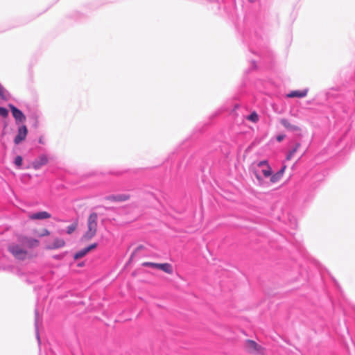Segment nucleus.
<instances>
[{
	"label": "nucleus",
	"instance_id": "nucleus-1",
	"mask_svg": "<svg viewBox=\"0 0 355 355\" xmlns=\"http://www.w3.org/2000/svg\"><path fill=\"white\" fill-rule=\"evenodd\" d=\"M97 220L98 216L96 213L91 214L87 219V230L82 237L83 241H89L92 239L97 232Z\"/></svg>",
	"mask_w": 355,
	"mask_h": 355
},
{
	"label": "nucleus",
	"instance_id": "nucleus-2",
	"mask_svg": "<svg viewBox=\"0 0 355 355\" xmlns=\"http://www.w3.org/2000/svg\"><path fill=\"white\" fill-rule=\"evenodd\" d=\"M244 348L247 352L254 355H265L266 349L259 345L254 340H246L244 343Z\"/></svg>",
	"mask_w": 355,
	"mask_h": 355
},
{
	"label": "nucleus",
	"instance_id": "nucleus-3",
	"mask_svg": "<svg viewBox=\"0 0 355 355\" xmlns=\"http://www.w3.org/2000/svg\"><path fill=\"white\" fill-rule=\"evenodd\" d=\"M8 250L17 260L23 261L29 258L28 252L17 244H11Z\"/></svg>",
	"mask_w": 355,
	"mask_h": 355
},
{
	"label": "nucleus",
	"instance_id": "nucleus-4",
	"mask_svg": "<svg viewBox=\"0 0 355 355\" xmlns=\"http://www.w3.org/2000/svg\"><path fill=\"white\" fill-rule=\"evenodd\" d=\"M142 266L157 268L170 275L173 272L171 264L168 263H157L153 262H144Z\"/></svg>",
	"mask_w": 355,
	"mask_h": 355
},
{
	"label": "nucleus",
	"instance_id": "nucleus-5",
	"mask_svg": "<svg viewBox=\"0 0 355 355\" xmlns=\"http://www.w3.org/2000/svg\"><path fill=\"white\" fill-rule=\"evenodd\" d=\"M65 241L63 239L60 237H55L51 241H46V249L55 250L63 248L65 246Z\"/></svg>",
	"mask_w": 355,
	"mask_h": 355
},
{
	"label": "nucleus",
	"instance_id": "nucleus-6",
	"mask_svg": "<svg viewBox=\"0 0 355 355\" xmlns=\"http://www.w3.org/2000/svg\"><path fill=\"white\" fill-rule=\"evenodd\" d=\"M257 166L261 168V173L265 178H269L272 175V168L266 160L259 162Z\"/></svg>",
	"mask_w": 355,
	"mask_h": 355
},
{
	"label": "nucleus",
	"instance_id": "nucleus-7",
	"mask_svg": "<svg viewBox=\"0 0 355 355\" xmlns=\"http://www.w3.org/2000/svg\"><path fill=\"white\" fill-rule=\"evenodd\" d=\"M28 130L26 125H21L18 129V132L17 136L14 139V142L15 144H19L20 142L24 141L27 135Z\"/></svg>",
	"mask_w": 355,
	"mask_h": 355
},
{
	"label": "nucleus",
	"instance_id": "nucleus-8",
	"mask_svg": "<svg viewBox=\"0 0 355 355\" xmlns=\"http://www.w3.org/2000/svg\"><path fill=\"white\" fill-rule=\"evenodd\" d=\"M20 242H21L24 245L29 248L37 247L40 245L39 240L33 238H30L27 236H23L19 239Z\"/></svg>",
	"mask_w": 355,
	"mask_h": 355
},
{
	"label": "nucleus",
	"instance_id": "nucleus-9",
	"mask_svg": "<svg viewBox=\"0 0 355 355\" xmlns=\"http://www.w3.org/2000/svg\"><path fill=\"white\" fill-rule=\"evenodd\" d=\"M96 247H97V243H94L91 244L88 247L82 249L81 250L77 252L73 255V259L75 260H78V259L85 257L91 250L96 249Z\"/></svg>",
	"mask_w": 355,
	"mask_h": 355
},
{
	"label": "nucleus",
	"instance_id": "nucleus-10",
	"mask_svg": "<svg viewBox=\"0 0 355 355\" xmlns=\"http://www.w3.org/2000/svg\"><path fill=\"white\" fill-rule=\"evenodd\" d=\"M51 217V215L46 211H39L37 213L28 214V218L30 220H45V219H49Z\"/></svg>",
	"mask_w": 355,
	"mask_h": 355
},
{
	"label": "nucleus",
	"instance_id": "nucleus-11",
	"mask_svg": "<svg viewBox=\"0 0 355 355\" xmlns=\"http://www.w3.org/2000/svg\"><path fill=\"white\" fill-rule=\"evenodd\" d=\"M9 107L11 110L13 117L17 121L23 122L26 120V116L21 110L12 105H10Z\"/></svg>",
	"mask_w": 355,
	"mask_h": 355
},
{
	"label": "nucleus",
	"instance_id": "nucleus-12",
	"mask_svg": "<svg viewBox=\"0 0 355 355\" xmlns=\"http://www.w3.org/2000/svg\"><path fill=\"white\" fill-rule=\"evenodd\" d=\"M286 169V165H283L281 169L275 173V174H272L270 176V182L272 184H275L278 182L283 177V175Z\"/></svg>",
	"mask_w": 355,
	"mask_h": 355
},
{
	"label": "nucleus",
	"instance_id": "nucleus-13",
	"mask_svg": "<svg viewBox=\"0 0 355 355\" xmlns=\"http://www.w3.org/2000/svg\"><path fill=\"white\" fill-rule=\"evenodd\" d=\"M47 162H48V158L44 155H42L38 159L33 161L32 163V165L35 169H39L42 166L46 164Z\"/></svg>",
	"mask_w": 355,
	"mask_h": 355
},
{
	"label": "nucleus",
	"instance_id": "nucleus-14",
	"mask_svg": "<svg viewBox=\"0 0 355 355\" xmlns=\"http://www.w3.org/2000/svg\"><path fill=\"white\" fill-rule=\"evenodd\" d=\"M281 123L288 130L296 132L300 130V128L295 124H292L286 119H281Z\"/></svg>",
	"mask_w": 355,
	"mask_h": 355
},
{
	"label": "nucleus",
	"instance_id": "nucleus-15",
	"mask_svg": "<svg viewBox=\"0 0 355 355\" xmlns=\"http://www.w3.org/2000/svg\"><path fill=\"white\" fill-rule=\"evenodd\" d=\"M307 93H308V89H304V90H301V91H292L291 92H290L289 94H288L286 95V96L288 98H295V97H298V98H302V97H304L307 95Z\"/></svg>",
	"mask_w": 355,
	"mask_h": 355
},
{
	"label": "nucleus",
	"instance_id": "nucleus-16",
	"mask_svg": "<svg viewBox=\"0 0 355 355\" xmlns=\"http://www.w3.org/2000/svg\"><path fill=\"white\" fill-rule=\"evenodd\" d=\"M111 199L115 202H124L130 199V195L128 194H119L112 196Z\"/></svg>",
	"mask_w": 355,
	"mask_h": 355
},
{
	"label": "nucleus",
	"instance_id": "nucleus-17",
	"mask_svg": "<svg viewBox=\"0 0 355 355\" xmlns=\"http://www.w3.org/2000/svg\"><path fill=\"white\" fill-rule=\"evenodd\" d=\"M300 146H301L300 143H296L295 144L294 148L288 152V153L286 156V159L291 160L292 159V157H293L294 154L297 151V150L300 148Z\"/></svg>",
	"mask_w": 355,
	"mask_h": 355
},
{
	"label": "nucleus",
	"instance_id": "nucleus-18",
	"mask_svg": "<svg viewBox=\"0 0 355 355\" xmlns=\"http://www.w3.org/2000/svg\"><path fill=\"white\" fill-rule=\"evenodd\" d=\"M247 119L254 123H257L259 121V116L255 112H253L247 116Z\"/></svg>",
	"mask_w": 355,
	"mask_h": 355
},
{
	"label": "nucleus",
	"instance_id": "nucleus-19",
	"mask_svg": "<svg viewBox=\"0 0 355 355\" xmlns=\"http://www.w3.org/2000/svg\"><path fill=\"white\" fill-rule=\"evenodd\" d=\"M77 227V223H74L67 227V232L68 234L73 233Z\"/></svg>",
	"mask_w": 355,
	"mask_h": 355
},
{
	"label": "nucleus",
	"instance_id": "nucleus-20",
	"mask_svg": "<svg viewBox=\"0 0 355 355\" xmlns=\"http://www.w3.org/2000/svg\"><path fill=\"white\" fill-rule=\"evenodd\" d=\"M22 157L19 155L17 156L15 159V164L17 166V167H21V164H22Z\"/></svg>",
	"mask_w": 355,
	"mask_h": 355
},
{
	"label": "nucleus",
	"instance_id": "nucleus-21",
	"mask_svg": "<svg viewBox=\"0 0 355 355\" xmlns=\"http://www.w3.org/2000/svg\"><path fill=\"white\" fill-rule=\"evenodd\" d=\"M0 116L4 118L7 117L8 111L6 108L0 107Z\"/></svg>",
	"mask_w": 355,
	"mask_h": 355
},
{
	"label": "nucleus",
	"instance_id": "nucleus-22",
	"mask_svg": "<svg viewBox=\"0 0 355 355\" xmlns=\"http://www.w3.org/2000/svg\"><path fill=\"white\" fill-rule=\"evenodd\" d=\"M49 235H50V232L47 229L44 228L41 231V232L40 234H38L37 236L39 237H43V236H49Z\"/></svg>",
	"mask_w": 355,
	"mask_h": 355
},
{
	"label": "nucleus",
	"instance_id": "nucleus-23",
	"mask_svg": "<svg viewBox=\"0 0 355 355\" xmlns=\"http://www.w3.org/2000/svg\"><path fill=\"white\" fill-rule=\"evenodd\" d=\"M5 92H6L5 89L0 85V98H3V99L6 98Z\"/></svg>",
	"mask_w": 355,
	"mask_h": 355
},
{
	"label": "nucleus",
	"instance_id": "nucleus-24",
	"mask_svg": "<svg viewBox=\"0 0 355 355\" xmlns=\"http://www.w3.org/2000/svg\"><path fill=\"white\" fill-rule=\"evenodd\" d=\"M285 138L284 135H279L277 137V140L279 142H281Z\"/></svg>",
	"mask_w": 355,
	"mask_h": 355
},
{
	"label": "nucleus",
	"instance_id": "nucleus-25",
	"mask_svg": "<svg viewBox=\"0 0 355 355\" xmlns=\"http://www.w3.org/2000/svg\"><path fill=\"white\" fill-rule=\"evenodd\" d=\"M256 178L257 179L259 180V181H261V178L260 177V175L259 174H256Z\"/></svg>",
	"mask_w": 355,
	"mask_h": 355
},
{
	"label": "nucleus",
	"instance_id": "nucleus-26",
	"mask_svg": "<svg viewBox=\"0 0 355 355\" xmlns=\"http://www.w3.org/2000/svg\"><path fill=\"white\" fill-rule=\"evenodd\" d=\"M78 266H80V267H81V266H84V263H79Z\"/></svg>",
	"mask_w": 355,
	"mask_h": 355
},
{
	"label": "nucleus",
	"instance_id": "nucleus-27",
	"mask_svg": "<svg viewBox=\"0 0 355 355\" xmlns=\"http://www.w3.org/2000/svg\"><path fill=\"white\" fill-rule=\"evenodd\" d=\"M55 258H56V259H60V256H56V257H55Z\"/></svg>",
	"mask_w": 355,
	"mask_h": 355
}]
</instances>
